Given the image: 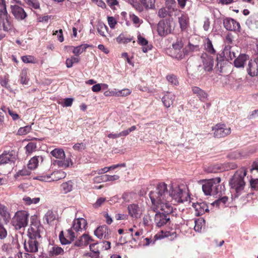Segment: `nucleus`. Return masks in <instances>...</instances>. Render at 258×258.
Returning <instances> with one entry per match:
<instances>
[{
	"mask_svg": "<svg viewBox=\"0 0 258 258\" xmlns=\"http://www.w3.org/2000/svg\"><path fill=\"white\" fill-rule=\"evenodd\" d=\"M199 50V45L192 44L189 42L188 45L183 49V54H177L175 55V57L179 60H181L185 55H188L192 52L198 51Z\"/></svg>",
	"mask_w": 258,
	"mask_h": 258,
	"instance_id": "obj_19",
	"label": "nucleus"
},
{
	"mask_svg": "<svg viewBox=\"0 0 258 258\" xmlns=\"http://www.w3.org/2000/svg\"><path fill=\"white\" fill-rule=\"evenodd\" d=\"M188 18L186 15H182L178 18V22L180 25V27L182 30L186 29L188 25Z\"/></svg>",
	"mask_w": 258,
	"mask_h": 258,
	"instance_id": "obj_31",
	"label": "nucleus"
},
{
	"mask_svg": "<svg viewBox=\"0 0 258 258\" xmlns=\"http://www.w3.org/2000/svg\"><path fill=\"white\" fill-rule=\"evenodd\" d=\"M133 194L132 193H124L122 198L125 202H130L133 200Z\"/></svg>",
	"mask_w": 258,
	"mask_h": 258,
	"instance_id": "obj_57",
	"label": "nucleus"
},
{
	"mask_svg": "<svg viewBox=\"0 0 258 258\" xmlns=\"http://www.w3.org/2000/svg\"><path fill=\"white\" fill-rule=\"evenodd\" d=\"M104 176H106V174L96 176L94 178L93 180L95 182L100 183L102 182H106L107 180L104 179Z\"/></svg>",
	"mask_w": 258,
	"mask_h": 258,
	"instance_id": "obj_62",
	"label": "nucleus"
},
{
	"mask_svg": "<svg viewBox=\"0 0 258 258\" xmlns=\"http://www.w3.org/2000/svg\"><path fill=\"white\" fill-rule=\"evenodd\" d=\"M31 173V169L26 168H24L22 170H19L16 174V176H25L30 175Z\"/></svg>",
	"mask_w": 258,
	"mask_h": 258,
	"instance_id": "obj_49",
	"label": "nucleus"
},
{
	"mask_svg": "<svg viewBox=\"0 0 258 258\" xmlns=\"http://www.w3.org/2000/svg\"><path fill=\"white\" fill-rule=\"evenodd\" d=\"M122 131L119 133H110L107 135L108 138L112 139H115L121 137H124L122 134Z\"/></svg>",
	"mask_w": 258,
	"mask_h": 258,
	"instance_id": "obj_58",
	"label": "nucleus"
},
{
	"mask_svg": "<svg viewBox=\"0 0 258 258\" xmlns=\"http://www.w3.org/2000/svg\"><path fill=\"white\" fill-rule=\"evenodd\" d=\"M228 201V198L227 197H223L222 198L216 200L212 203L214 206L219 207L221 204L224 205Z\"/></svg>",
	"mask_w": 258,
	"mask_h": 258,
	"instance_id": "obj_44",
	"label": "nucleus"
},
{
	"mask_svg": "<svg viewBox=\"0 0 258 258\" xmlns=\"http://www.w3.org/2000/svg\"><path fill=\"white\" fill-rule=\"evenodd\" d=\"M10 8L12 14L17 20H23L27 16L24 10L18 5H11Z\"/></svg>",
	"mask_w": 258,
	"mask_h": 258,
	"instance_id": "obj_17",
	"label": "nucleus"
},
{
	"mask_svg": "<svg viewBox=\"0 0 258 258\" xmlns=\"http://www.w3.org/2000/svg\"><path fill=\"white\" fill-rule=\"evenodd\" d=\"M52 156L57 159L54 160L53 164L58 167L67 168L73 165L72 161L70 158H66V155L63 149L55 148L51 151Z\"/></svg>",
	"mask_w": 258,
	"mask_h": 258,
	"instance_id": "obj_6",
	"label": "nucleus"
},
{
	"mask_svg": "<svg viewBox=\"0 0 258 258\" xmlns=\"http://www.w3.org/2000/svg\"><path fill=\"white\" fill-rule=\"evenodd\" d=\"M21 58L24 63H34L36 62V59L35 57L31 55L23 56H22Z\"/></svg>",
	"mask_w": 258,
	"mask_h": 258,
	"instance_id": "obj_43",
	"label": "nucleus"
},
{
	"mask_svg": "<svg viewBox=\"0 0 258 258\" xmlns=\"http://www.w3.org/2000/svg\"><path fill=\"white\" fill-rule=\"evenodd\" d=\"M29 214L27 211L17 212L12 220L13 225L16 229H20L28 224Z\"/></svg>",
	"mask_w": 258,
	"mask_h": 258,
	"instance_id": "obj_8",
	"label": "nucleus"
},
{
	"mask_svg": "<svg viewBox=\"0 0 258 258\" xmlns=\"http://www.w3.org/2000/svg\"><path fill=\"white\" fill-rule=\"evenodd\" d=\"M31 130V126L27 125L25 127L20 128L18 131V134L19 135H26L27 133H29Z\"/></svg>",
	"mask_w": 258,
	"mask_h": 258,
	"instance_id": "obj_48",
	"label": "nucleus"
},
{
	"mask_svg": "<svg viewBox=\"0 0 258 258\" xmlns=\"http://www.w3.org/2000/svg\"><path fill=\"white\" fill-rule=\"evenodd\" d=\"M247 70L248 75L251 77L256 76L258 75V63L255 59L249 61Z\"/></svg>",
	"mask_w": 258,
	"mask_h": 258,
	"instance_id": "obj_22",
	"label": "nucleus"
},
{
	"mask_svg": "<svg viewBox=\"0 0 258 258\" xmlns=\"http://www.w3.org/2000/svg\"><path fill=\"white\" fill-rule=\"evenodd\" d=\"M27 3L29 6H31L35 9H38L40 7L39 3L37 0H30Z\"/></svg>",
	"mask_w": 258,
	"mask_h": 258,
	"instance_id": "obj_55",
	"label": "nucleus"
},
{
	"mask_svg": "<svg viewBox=\"0 0 258 258\" xmlns=\"http://www.w3.org/2000/svg\"><path fill=\"white\" fill-rule=\"evenodd\" d=\"M133 7L139 12H142L144 11V7L142 4L138 2H134L132 4Z\"/></svg>",
	"mask_w": 258,
	"mask_h": 258,
	"instance_id": "obj_50",
	"label": "nucleus"
},
{
	"mask_svg": "<svg viewBox=\"0 0 258 258\" xmlns=\"http://www.w3.org/2000/svg\"><path fill=\"white\" fill-rule=\"evenodd\" d=\"M16 155L14 151H4L0 155V164H7L9 163H13L16 159Z\"/></svg>",
	"mask_w": 258,
	"mask_h": 258,
	"instance_id": "obj_14",
	"label": "nucleus"
},
{
	"mask_svg": "<svg viewBox=\"0 0 258 258\" xmlns=\"http://www.w3.org/2000/svg\"><path fill=\"white\" fill-rule=\"evenodd\" d=\"M167 15V12L165 8H162L160 9L158 12V16L161 18H163L166 17Z\"/></svg>",
	"mask_w": 258,
	"mask_h": 258,
	"instance_id": "obj_59",
	"label": "nucleus"
},
{
	"mask_svg": "<svg viewBox=\"0 0 258 258\" xmlns=\"http://www.w3.org/2000/svg\"><path fill=\"white\" fill-rule=\"evenodd\" d=\"M249 187L252 191H258V178H250L249 179Z\"/></svg>",
	"mask_w": 258,
	"mask_h": 258,
	"instance_id": "obj_38",
	"label": "nucleus"
},
{
	"mask_svg": "<svg viewBox=\"0 0 258 258\" xmlns=\"http://www.w3.org/2000/svg\"><path fill=\"white\" fill-rule=\"evenodd\" d=\"M221 181L220 177L212 178L205 181L202 189L206 195L215 196L221 194V186L219 184Z\"/></svg>",
	"mask_w": 258,
	"mask_h": 258,
	"instance_id": "obj_7",
	"label": "nucleus"
},
{
	"mask_svg": "<svg viewBox=\"0 0 258 258\" xmlns=\"http://www.w3.org/2000/svg\"><path fill=\"white\" fill-rule=\"evenodd\" d=\"M29 79L27 77V71L26 70H23L20 74V81L23 84H28Z\"/></svg>",
	"mask_w": 258,
	"mask_h": 258,
	"instance_id": "obj_40",
	"label": "nucleus"
},
{
	"mask_svg": "<svg viewBox=\"0 0 258 258\" xmlns=\"http://www.w3.org/2000/svg\"><path fill=\"white\" fill-rule=\"evenodd\" d=\"M16 258H33V256L27 253L19 252L16 254Z\"/></svg>",
	"mask_w": 258,
	"mask_h": 258,
	"instance_id": "obj_56",
	"label": "nucleus"
},
{
	"mask_svg": "<svg viewBox=\"0 0 258 258\" xmlns=\"http://www.w3.org/2000/svg\"><path fill=\"white\" fill-rule=\"evenodd\" d=\"M98 32L103 37H105V31L107 30V26L102 22H98L97 25Z\"/></svg>",
	"mask_w": 258,
	"mask_h": 258,
	"instance_id": "obj_33",
	"label": "nucleus"
},
{
	"mask_svg": "<svg viewBox=\"0 0 258 258\" xmlns=\"http://www.w3.org/2000/svg\"><path fill=\"white\" fill-rule=\"evenodd\" d=\"M53 34L57 35V39L60 42H62L63 41L64 39L62 35V30L61 29H60L58 31H55Z\"/></svg>",
	"mask_w": 258,
	"mask_h": 258,
	"instance_id": "obj_63",
	"label": "nucleus"
},
{
	"mask_svg": "<svg viewBox=\"0 0 258 258\" xmlns=\"http://www.w3.org/2000/svg\"><path fill=\"white\" fill-rule=\"evenodd\" d=\"M127 211L128 215L133 219L140 218L142 215L143 210L138 204H132L128 205Z\"/></svg>",
	"mask_w": 258,
	"mask_h": 258,
	"instance_id": "obj_15",
	"label": "nucleus"
},
{
	"mask_svg": "<svg viewBox=\"0 0 258 258\" xmlns=\"http://www.w3.org/2000/svg\"><path fill=\"white\" fill-rule=\"evenodd\" d=\"M61 187L65 194L68 193L72 190L73 182L70 180L64 182L61 184Z\"/></svg>",
	"mask_w": 258,
	"mask_h": 258,
	"instance_id": "obj_35",
	"label": "nucleus"
},
{
	"mask_svg": "<svg viewBox=\"0 0 258 258\" xmlns=\"http://www.w3.org/2000/svg\"><path fill=\"white\" fill-rule=\"evenodd\" d=\"M56 217L54 213L51 211H48L45 214L44 219L46 221L47 223L51 225L55 220Z\"/></svg>",
	"mask_w": 258,
	"mask_h": 258,
	"instance_id": "obj_32",
	"label": "nucleus"
},
{
	"mask_svg": "<svg viewBox=\"0 0 258 258\" xmlns=\"http://www.w3.org/2000/svg\"><path fill=\"white\" fill-rule=\"evenodd\" d=\"M0 216L3 217L5 220L10 218V214L7 207L2 204H0Z\"/></svg>",
	"mask_w": 258,
	"mask_h": 258,
	"instance_id": "obj_37",
	"label": "nucleus"
},
{
	"mask_svg": "<svg viewBox=\"0 0 258 258\" xmlns=\"http://www.w3.org/2000/svg\"><path fill=\"white\" fill-rule=\"evenodd\" d=\"M139 1L146 10L156 9V0H139Z\"/></svg>",
	"mask_w": 258,
	"mask_h": 258,
	"instance_id": "obj_28",
	"label": "nucleus"
},
{
	"mask_svg": "<svg viewBox=\"0 0 258 258\" xmlns=\"http://www.w3.org/2000/svg\"><path fill=\"white\" fill-rule=\"evenodd\" d=\"M107 21L110 27L112 29L114 28L117 23L115 18L113 17H108Z\"/></svg>",
	"mask_w": 258,
	"mask_h": 258,
	"instance_id": "obj_53",
	"label": "nucleus"
},
{
	"mask_svg": "<svg viewBox=\"0 0 258 258\" xmlns=\"http://www.w3.org/2000/svg\"><path fill=\"white\" fill-rule=\"evenodd\" d=\"M213 136L216 138H224L230 135L231 130L230 127L223 123H217L212 127Z\"/></svg>",
	"mask_w": 258,
	"mask_h": 258,
	"instance_id": "obj_10",
	"label": "nucleus"
},
{
	"mask_svg": "<svg viewBox=\"0 0 258 258\" xmlns=\"http://www.w3.org/2000/svg\"><path fill=\"white\" fill-rule=\"evenodd\" d=\"M87 223L84 218H77L74 220L72 227L67 230L65 236L63 231L59 235L60 241L62 244L71 243L78 236L77 233L85 229Z\"/></svg>",
	"mask_w": 258,
	"mask_h": 258,
	"instance_id": "obj_3",
	"label": "nucleus"
},
{
	"mask_svg": "<svg viewBox=\"0 0 258 258\" xmlns=\"http://www.w3.org/2000/svg\"><path fill=\"white\" fill-rule=\"evenodd\" d=\"M173 26L170 21H160L157 26V31L160 36H165L171 33Z\"/></svg>",
	"mask_w": 258,
	"mask_h": 258,
	"instance_id": "obj_11",
	"label": "nucleus"
},
{
	"mask_svg": "<svg viewBox=\"0 0 258 258\" xmlns=\"http://www.w3.org/2000/svg\"><path fill=\"white\" fill-rule=\"evenodd\" d=\"M165 4L168 10L173 11L174 10L176 6L175 0H166Z\"/></svg>",
	"mask_w": 258,
	"mask_h": 258,
	"instance_id": "obj_45",
	"label": "nucleus"
},
{
	"mask_svg": "<svg viewBox=\"0 0 258 258\" xmlns=\"http://www.w3.org/2000/svg\"><path fill=\"white\" fill-rule=\"evenodd\" d=\"M116 96H126L129 95L131 93V91L127 88L123 89L121 90H118L116 89Z\"/></svg>",
	"mask_w": 258,
	"mask_h": 258,
	"instance_id": "obj_41",
	"label": "nucleus"
},
{
	"mask_svg": "<svg viewBox=\"0 0 258 258\" xmlns=\"http://www.w3.org/2000/svg\"><path fill=\"white\" fill-rule=\"evenodd\" d=\"M42 229V227L40 223L33 219L28 230V235L29 239L27 242H25L24 243V248L27 251L36 252L40 248L39 243L41 236L40 233Z\"/></svg>",
	"mask_w": 258,
	"mask_h": 258,
	"instance_id": "obj_2",
	"label": "nucleus"
},
{
	"mask_svg": "<svg viewBox=\"0 0 258 258\" xmlns=\"http://www.w3.org/2000/svg\"><path fill=\"white\" fill-rule=\"evenodd\" d=\"M156 213L154 220L158 227H161L169 221V214H166L161 212H157Z\"/></svg>",
	"mask_w": 258,
	"mask_h": 258,
	"instance_id": "obj_18",
	"label": "nucleus"
},
{
	"mask_svg": "<svg viewBox=\"0 0 258 258\" xmlns=\"http://www.w3.org/2000/svg\"><path fill=\"white\" fill-rule=\"evenodd\" d=\"M130 18L135 24L140 25L142 22V21L140 20L138 16L133 14H130Z\"/></svg>",
	"mask_w": 258,
	"mask_h": 258,
	"instance_id": "obj_51",
	"label": "nucleus"
},
{
	"mask_svg": "<svg viewBox=\"0 0 258 258\" xmlns=\"http://www.w3.org/2000/svg\"><path fill=\"white\" fill-rule=\"evenodd\" d=\"M94 234L98 238L108 239L110 237L111 231L106 225H103L98 227L94 231Z\"/></svg>",
	"mask_w": 258,
	"mask_h": 258,
	"instance_id": "obj_16",
	"label": "nucleus"
},
{
	"mask_svg": "<svg viewBox=\"0 0 258 258\" xmlns=\"http://www.w3.org/2000/svg\"><path fill=\"white\" fill-rule=\"evenodd\" d=\"M175 98L174 94L169 92H167L162 98V102L164 105L167 107H169L173 103Z\"/></svg>",
	"mask_w": 258,
	"mask_h": 258,
	"instance_id": "obj_23",
	"label": "nucleus"
},
{
	"mask_svg": "<svg viewBox=\"0 0 258 258\" xmlns=\"http://www.w3.org/2000/svg\"><path fill=\"white\" fill-rule=\"evenodd\" d=\"M204 47L205 49L209 53L214 54L216 53V50L214 48L212 41L208 38L205 40Z\"/></svg>",
	"mask_w": 258,
	"mask_h": 258,
	"instance_id": "obj_29",
	"label": "nucleus"
},
{
	"mask_svg": "<svg viewBox=\"0 0 258 258\" xmlns=\"http://www.w3.org/2000/svg\"><path fill=\"white\" fill-rule=\"evenodd\" d=\"M51 175L54 177L52 178V181H57L59 179L64 178L66 176V173L62 171H57L53 172Z\"/></svg>",
	"mask_w": 258,
	"mask_h": 258,
	"instance_id": "obj_36",
	"label": "nucleus"
},
{
	"mask_svg": "<svg viewBox=\"0 0 258 258\" xmlns=\"http://www.w3.org/2000/svg\"><path fill=\"white\" fill-rule=\"evenodd\" d=\"M43 158L42 156H35L32 158L28 164V168L31 170L35 169L39 163H42Z\"/></svg>",
	"mask_w": 258,
	"mask_h": 258,
	"instance_id": "obj_24",
	"label": "nucleus"
},
{
	"mask_svg": "<svg viewBox=\"0 0 258 258\" xmlns=\"http://www.w3.org/2000/svg\"><path fill=\"white\" fill-rule=\"evenodd\" d=\"M51 175H42L38 177L37 179L42 181L49 182L52 180Z\"/></svg>",
	"mask_w": 258,
	"mask_h": 258,
	"instance_id": "obj_61",
	"label": "nucleus"
},
{
	"mask_svg": "<svg viewBox=\"0 0 258 258\" xmlns=\"http://www.w3.org/2000/svg\"><path fill=\"white\" fill-rule=\"evenodd\" d=\"M192 91L193 93L196 95L201 101H205L207 99L208 97L207 93L201 88L195 86L192 88Z\"/></svg>",
	"mask_w": 258,
	"mask_h": 258,
	"instance_id": "obj_25",
	"label": "nucleus"
},
{
	"mask_svg": "<svg viewBox=\"0 0 258 258\" xmlns=\"http://www.w3.org/2000/svg\"><path fill=\"white\" fill-rule=\"evenodd\" d=\"M167 80L171 85L177 86L178 85V81L176 77L174 75H169L166 77Z\"/></svg>",
	"mask_w": 258,
	"mask_h": 258,
	"instance_id": "obj_39",
	"label": "nucleus"
},
{
	"mask_svg": "<svg viewBox=\"0 0 258 258\" xmlns=\"http://www.w3.org/2000/svg\"><path fill=\"white\" fill-rule=\"evenodd\" d=\"M201 58L204 70L206 72H211L214 67V58L206 53L202 54Z\"/></svg>",
	"mask_w": 258,
	"mask_h": 258,
	"instance_id": "obj_12",
	"label": "nucleus"
},
{
	"mask_svg": "<svg viewBox=\"0 0 258 258\" xmlns=\"http://www.w3.org/2000/svg\"><path fill=\"white\" fill-rule=\"evenodd\" d=\"M184 45V42L182 38L177 39L175 43L172 44L173 48L175 50H180L182 48Z\"/></svg>",
	"mask_w": 258,
	"mask_h": 258,
	"instance_id": "obj_42",
	"label": "nucleus"
},
{
	"mask_svg": "<svg viewBox=\"0 0 258 258\" xmlns=\"http://www.w3.org/2000/svg\"><path fill=\"white\" fill-rule=\"evenodd\" d=\"M23 200L26 202L27 204L30 205L31 204H37L40 201V198H35L31 199L30 197H27L23 198Z\"/></svg>",
	"mask_w": 258,
	"mask_h": 258,
	"instance_id": "obj_46",
	"label": "nucleus"
},
{
	"mask_svg": "<svg viewBox=\"0 0 258 258\" xmlns=\"http://www.w3.org/2000/svg\"><path fill=\"white\" fill-rule=\"evenodd\" d=\"M168 196L170 199L176 204L187 201L189 197L188 190L185 185H178L171 183L169 186Z\"/></svg>",
	"mask_w": 258,
	"mask_h": 258,
	"instance_id": "obj_4",
	"label": "nucleus"
},
{
	"mask_svg": "<svg viewBox=\"0 0 258 258\" xmlns=\"http://www.w3.org/2000/svg\"><path fill=\"white\" fill-rule=\"evenodd\" d=\"M13 25L7 10L0 11V29L5 32L12 30Z\"/></svg>",
	"mask_w": 258,
	"mask_h": 258,
	"instance_id": "obj_9",
	"label": "nucleus"
},
{
	"mask_svg": "<svg viewBox=\"0 0 258 258\" xmlns=\"http://www.w3.org/2000/svg\"><path fill=\"white\" fill-rule=\"evenodd\" d=\"M223 25L225 28L228 31H240L239 23L233 19L230 18L224 19Z\"/></svg>",
	"mask_w": 258,
	"mask_h": 258,
	"instance_id": "obj_13",
	"label": "nucleus"
},
{
	"mask_svg": "<svg viewBox=\"0 0 258 258\" xmlns=\"http://www.w3.org/2000/svg\"><path fill=\"white\" fill-rule=\"evenodd\" d=\"M246 174V169L244 167H241L235 172L229 181V185L231 188L235 190L236 197L240 195L244 188L245 182L244 178Z\"/></svg>",
	"mask_w": 258,
	"mask_h": 258,
	"instance_id": "obj_5",
	"label": "nucleus"
},
{
	"mask_svg": "<svg viewBox=\"0 0 258 258\" xmlns=\"http://www.w3.org/2000/svg\"><path fill=\"white\" fill-rule=\"evenodd\" d=\"M235 47H231L230 46H226L223 50V53L225 57L227 59L232 60L235 58L236 55L238 54V51L236 50L235 52Z\"/></svg>",
	"mask_w": 258,
	"mask_h": 258,
	"instance_id": "obj_21",
	"label": "nucleus"
},
{
	"mask_svg": "<svg viewBox=\"0 0 258 258\" xmlns=\"http://www.w3.org/2000/svg\"><path fill=\"white\" fill-rule=\"evenodd\" d=\"M7 236V231L3 225L0 223V239H4Z\"/></svg>",
	"mask_w": 258,
	"mask_h": 258,
	"instance_id": "obj_54",
	"label": "nucleus"
},
{
	"mask_svg": "<svg viewBox=\"0 0 258 258\" xmlns=\"http://www.w3.org/2000/svg\"><path fill=\"white\" fill-rule=\"evenodd\" d=\"M149 197L152 202L151 209L154 212H161L171 214L173 210V205H175L168 196L167 184L160 183L155 190L150 192Z\"/></svg>",
	"mask_w": 258,
	"mask_h": 258,
	"instance_id": "obj_1",
	"label": "nucleus"
},
{
	"mask_svg": "<svg viewBox=\"0 0 258 258\" xmlns=\"http://www.w3.org/2000/svg\"><path fill=\"white\" fill-rule=\"evenodd\" d=\"M248 55L245 54H241L234 60V66L236 68H243L245 61L248 60Z\"/></svg>",
	"mask_w": 258,
	"mask_h": 258,
	"instance_id": "obj_26",
	"label": "nucleus"
},
{
	"mask_svg": "<svg viewBox=\"0 0 258 258\" xmlns=\"http://www.w3.org/2000/svg\"><path fill=\"white\" fill-rule=\"evenodd\" d=\"M63 253V249L57 246H53L50 248L49 250V254L52 256L61 254Z\"/></svg>",
	"mask_w": 258,
	"mask_h": 258,
	"instance_id": "obj_34",
	"label": "nucleus"
},
{
	"mask_svg": "<svg viewBox=\"0 0 258 258\" xmlns=\"http://www.w3.org/2000/svg\"><path fill=\"white\" fill-rule=\"evenodd\" d=\"M80 238L83 246L88 245L90 241H93V239L87 234H83Z\"/></svg>",
	"mask_w": 258,
	"mask_h": 258,
	"instance_id": "obj_47",
	"label": "nucleus"
},
{
	"mask_svg": "<svg viewBox=\"0 0 258 258\" xmlns=\"http://www.w3.org/2000/svg\"><path fill=\"white\" fill-rule=\"evenodd\" d=\"M192 207L195 210V214L198 216L202 215L209 211L207 204L203 202L193 203Z\"/></svg>",
	"mask_w": 258,
	"mask_h": 258,
	"instance_id": "obj_20",
	"label": "nucleus"
},
{
	"mask_svg": "<svg viewBox=\"0 0 258 258\" xmlns=\"http://www.w3.org/2000/svg\"><path fill=\"white\" fill-rule=\"evenodd\" d=\"M89 47H90V45L87 44H81L79 46L74 47L73 52L75 55H79L83 52L85 51L86 49Z\"/></svg>",
	"mask_w": 258,
	"mask_h": 258,
	"instance_id": "obj_30",
	"label": "nucleus"
},
{
	"mask_svg": "<svg viewBox=\"0 0 258 258\" xmlns=\"http://www.w3.org/2000/svg\"><path fill=\"white\" fill-rule=\"evenodd\" d=\"M106 201V199L105 198H99L97 199L96 202L93 204V207L95 208H98L100 207L102 204H103L105 201Z\"/></svg>",
	"mask_w": 258,
	"mask_h": 258,
	"instance_id": "obj_52",
	"label": "nucleus"
},
{
	"mask_svg": "<svg viewBox=\"0 0 258 258\" xmlns=\"http://www.w3.org/2000/svg\"><path fill=\"white\" fill-rule=\"evenodd\" d=\"M138 42L140 44L143 46L142 50L144 52H147L151 49V46L148 45V41L140 35H139L138 37Z\"/></svg>",
	"mask_w": 258,
	"mask_h": 258,
	"instance_id": "obj_27",
	"label": "nucleus"
},
{
	"mask_svg": "<svg viewBox=\"0 0 258 258\" xmlns=\"http://www.w3.org/2000/svg\"><path fill=\"white\" fill-rule=\"evenodd\" d=\"M8 112L14 120H17L20 118L19 115L10 109L8 108Z\"/></svg>",
	"mask_w": 258,
	"mask_h": 258,
	"instance_id": "obj_60",
	"label": "nucleus"
},
{
	"mask_svg": "<svg viewBox=\"0 0 258 258\" xmlns=\"http://www.w3.org/2000/svg\"><path fill=\"white\" fill-rule=\"evenodd\" d=\"M119 176L117 175H109L106 174V176H104V179L108 181H114L118 179Z\"/></svg>",
	"mask_w": 258,
	"mask_h": 258,
	"instance_id": "obj_64",
	"label": "nucleus"
}]
</instances>
